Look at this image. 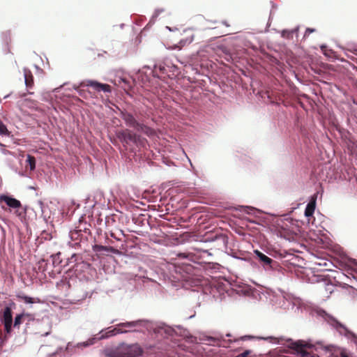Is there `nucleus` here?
Returning a JSON list of instances; mask_svg holds the SVG:
<instances>
[{"mask_svg": "<svg viewBox=\"0 0 357 357\" xmlns=\"http://www.w3.org/2000/svg\"><path fill=\"white\" fill-rule=\"evenodd\" d=\"M116 247L117 245H106L95 243L92 245V250L99 257L120 255L121 251L117 250Z\"/></svg>", "mask_w": 357, "mask_h": 357, "instance_id": "14", "label": "nucleus"}, {"mask_svg": "<svg viewBox=\"0 0 357 357\" xmlns=\"http://www.w3.org/2000/svg\"><path fill=\"white\" fill-rule=\"evenodd\" d=\"M276 304L281 308L291 310L299 309V301L290 294L280 291L276 296Z\"/></svg>", "mask_w": 357, "mask_h": 357, "instance_id": "8", "label": "nucleus"}, {"mask_svg": "<svg viewBox=\"0 0 357 357\" xmlns=\"http://www.w3.org/2000/svg\"><path fill=\"white\" fill-rule=\"evenodd\" d=\"M119 116L126 126L133 128L135 132L128 128L117 132L116 136L123 146L134 145L137 147L144 146L146 139L139 133H143L149 138L156 136L155 130L144 123V119L149 116L146 110L143 107L118 108Z\"/></svg>", "mask_w": 357, "mask_h": 357, "instance_id": "1", "label": "nucleus"}, {"mask_svg": "<svg viewBox=\"0 0 357 357\" xmlns=\"http://www.w3.org/2000/svg\"><path fill=\"white\" fill-rule=\"evenodd\" d=\"M23 71H24V77L25 84H26V86L27 87H31L33 85V76L31 75V73L26 68H24L23 69Z\"/></svg>", "mask_w": 357, "mask_h": 357, "instance_id": "29", "label": "nucleus"}, {"mask_svg": "<svg viewBox=\"0 0 357 357\" xmlns=\"http://www.w3.org/2000/svg\"><path fill=\"white\" fill-rule=\"evenodd\" d=\"M227 253L228 255L231 256V257H233L234 259L241 260V261H246V259L245 257H243L242 256H241V254H240V252L238 251H234V250H230V252H228L227 251Z\"/></svg>", "mask_w": 357, "mask_h": 357, "instance_id": "36", "label": "nucleus"}, {"mask_svg": "<svg viewBox=\"0 0 357 357\" xmlns=\"http://www.w3.org/2000/svg\"><path fill=\"white\" fill-rule=\"evenodd\" d=\"M149 68L150 67L144 66L142 69H139L137 72V79H140L143 84L150 82L151 81V77H153V74H150V70Z\"/></svg>", "mask_w": 357, "mask_h": 357, "instance_id": "22", "label": "nucleus"}, {"mask_svg": "<svg viewBox=\"0 0 357 357\" xmlns=\"http://www.w3.org/2000/svg\"><path fill=\"white\" fill-rule=\"evenodd\" d=\"M317 199V195L314 194L310 197V201L307 204L305 209V216L307 218L308 222L310 221L311 218H313V214L316 208V202Z\"/></svg>", "mask_w": 357, "mask_h": 357, "instance_id": "21", "label": "nucleus"}, {"mask_svg": "<svg viewBox=\"0 0 357 357\" xmlns=\"http://www.w3.org/2000/svg\"><path fill=\"white\" fill-rule=\"evenodd\" d=\"M146 326V319H139L134 321H127L118 324L121 334L128 333H140V328H145Z\"/></svg>", "mask_w": 357, "mask_h": 357, "instance_id": "11", "label": "nucleus"}, {"mask_svg": "<svg viewBox=\"0 0 357 357\" xmlns=\"http://www.w3.org/2000/svg\"><path fill=\"white\" fill-rule=\"evenodd\" d=\"M119 231H120L121 237H122V236H123V239H126V235H125V234H124L123 231V230H121V229H119Z\"/></svg>", "mask_w": 357, "mask_h": 357, "instance_id": "53", "label": "nucleus"}, {"mask_svg": "<svg viewBox=\"0 0 357 357\" xmlns=\"http://www.w3.org/2000/svg\"><path fill=\"white\" fill-rule=\"evenodd\" d=\"M27 208H28V206H22V208H19V209L17 211H14V214L20 220H22L24 219L26 215V213H27Z\"/></svg>", "mask_w": 357, "mask_h": 357, "instance_id": "32", "label": "nucleus"}, {"mask_svg": "<svg viewBox=\"0 0 357 357\" xmlns=\"http://www.w3.org/2000/svg\"><path fill=\"white\" fill-rule=\"evenodd\" d=\"M71 204L73 205V206H75L76 208H79V204H76L75 201H74V200L71 201Z\"/></svg>", "mask_w": 357, "mask_h": 357, "instance_id": "52", "label": "nucleus"}, {"mask_svg": "<svg viewBox=\"0 0 357 357\" xmlns=\"http://www.w3.org/2000/svg\"><path fill=\"white\" fill-rule=\"evenodd\" d=\"M38 206H40V210H41V212L43 213H44V211H43V206H44V204H43V202L42 201L39 200V201L38 202Z\"/></svg>", "mask_w": 357, "mask_h": 357, "instance_id": "50", "label": "nucleus"}, {"mask_svg": "<svg viewBox=\"0 0 357 357\" xmlns=\"http://www.w3.org/2000/svg\"><path fill=\"white\" fill-rule=\"evenodd\" d=\"M192 69L193 70H195V73H198L197 68H195L192 67Z\"/></svg>", "mask_w": 357, "mask_h": 357, "instance_id": "55", "label": "nucleus"}, {"mask_svg": "<svg viewBox=\"0 0 357 357\" xmlns=\"http://www.w3.org/2000/svg\"><path fill=\"white\" fill-rule=\"evenodd\" d=\"M321 50H322V52H324V54L326 55V56H329L327 51V46L326 45H321Z\"/></svg>", "mask_w": 357, "mask_h": 357, "instance_id": "49", "label": "nucleus"}, {"mask_svg": "<svg viewBox=\"0 0 357 357\" xmlns=\"http://www.w3.org/2000/svg\"><path fill=\"white\" fill-rule=\"evenodd\" d=\"M79 257V255L73 253L70 257H68L67 259V265H70L71 264H76Z\"/></svg>", "mask_w": 357, "mask_h": 357, "instance_id": "42", "label": "nucleus"}, {"mask_svg": "<svg viewBox=\"0 0 357 357\" xmlns=\"http://www.w3.org/2000/svg\"><path fill=\"white\" fill-rule=\"evenodd\" d=\"M205 242H214L218 249H227L228 244V237L223 234H213L205 239Z\"/></svg>", "mask_w": 357, "mask_h": 357, "instance_id": "17", "label": "nucleus"}, {"mask_svg": "<svg viewBox=\"0 0 357 357\" xmlns=\"http://www.w3.org/2000/svg\"><path fill=\"white\" fill-rule=\"evenodd\" d=\"M206 268L207 269H211L214 272H217L218 271H219V269L220 268V265L218 263L208 262L206 264Z\"/></svg>", "mask_w": 357, "mask_h": 357, "instance_id": "40", "label": "nucleus"}, {"mask_svg": "<svg viewBox=\"0 0 357 357\" xmlns=\"http://www.w3.org/2000/svg\"><path fill=\"white\" fill-rule=\"evenodd\" d=\"M105 242L106 243V245H117L116 248L120 251V250L125 249V247L122 245V244H118L114 240L109 238L107 234H106Z\"/></svg>", "mask_w": 357, "mask_h": 357, "instance_id": "34", "label": "nucleus"}, {"mask_svg": "<svg viewBox=\"0 0 357 357\" xmlns=\"http://www.w3.org/2000/svg\"><path fill=\"white\" fill-rule=\"evenodd\" d=\"M311 357H316V356H312Z\"/></svg>", "mask_w": 357, "mask_h": 357, "instance_id": "62", "label": "nucleus"}, {"mask_svg": "<svg viewBox=\"0 0 357 357\" xmlns=\"http://www.w3.org/2000/svg\"><path fill=\"white\" fill-rule=\"evenodd\" d=\"M10 131L8 130L7 126L3 123V121L0 119V139L3 137L6 136Z\"/></svg>", "mask_w": 357, "mask_h": 357, "instance_id": "37", "label": "nucleus"}, {"mask_svg": "<svg viewBox=\"0 0 357 357\" xmlns=\"http://www.w3.org/2000/svg\"><path fill=\"white\" fill-rule=\"evenodd\" d=\"M315 31L314 29L312 28H307L304 34V37L307 36L310 33Z\"/></svg>", "mask_w": 357, "mask_h": 357, "instance_id": "47", "label": "nucleus"}, {"mask_svg": "<svg viewBox=\"0 0 357 357\" xmlns=\"http://www.w3.org/2000/svg\"><path fill=\"white\" fill-rule=\"evenodd\" d=\"M50 334V331L45 332V333L42 334L41 336H47Z\"/></svg>", "mask_w": 357, "mask_h": 357, "instance_id": "54", "label": "nucleus"}, {"mask_svg": "<svg viewBox=\"0 0 357 357\" xmlns=\"http://www.w3.org/2000/svg\"><path fill=\"white\" fill-rule=\"evenodd\" d=\"M206 340L209 341V342H215V339L213 337H211V336H208L206 337Z\"/></svg>", "mask_w": 357, "mask_h": 357, "instance_id": "51", "label": "nucleus"}, {"mask_svg": "<svg viewBox=\"0 0 357 357\" xmlns=\"http://www.w3.org/2000/svg\"><path fill=\"white\" fill-rule=\"evenodd\" d=\"M10 96V94H8L6 96H5L4 98H7L8 97H9Z\"/></svg>", "mask_w": 357, "mask_h": 357, "instance_id": "58", "label": "nucleus"}, {"mask_svg": "<svg viewBox=\"0 0 357 357\" xmlns=\"http://www.w3.org/2000/svg\"><path fill=\"white\" fill-rule=\"evenodd\" d=\"M16 304L10 301L6 303L4 307L0 310V321L3 325L4 328V339L7 338L13 331V310L15 309Z\"/></svg>", "mask_w": 357, "mask_h": 357, "instance_id": "6", "label": "nucleus"}, {"mask_svg": "<svg viewBox=\"0 0 357 357\" xmlns=\"http://www.w3.org/2000/svg\"><path fill=\"white\" fill-rule=\"evenodd\" d=\"M107 357H123L121 345L116 349H110L105 351Z\"/></svg>", "mask_w": 357, "mask_h": 357, "instance_id": "27", "label": "nucleus"}, {"mask_svg": "<svg viewBox=\"0 0 357 357\" xmlns=\"http://www.w3.org/2000/svg\"><path fill=\"white\" fill-rule=\"evenodd\" d=\"M112 82L114 85L121 87L128 96H131L130 91H132L135 85V79L124 75L123 72H118Z\"/></svg>", "mask_w": 357, "mask_h": 357, "instance_id": "10", "label": "nucleus"}, {"mask_svg": "<svg viewBox=\"0 0 357 357\" xmlns=\"http://www.w3.org/2000/svg\"><path fill=\"white\" fill-rule=\"evenodd\" d=\"M36 160L34 156L27 154L26 159V169H27L28 167L29 168L30 172H33L36 169Z\"/></svg>", "mask_w": 357, "mask_h": 357, "instance_id": "28", "label": "nucleus"}, {"mask_svg": "<svg viewBox=\"0 0 357 357\" xmlns=\"http://www.w3.org/2000/svg\"><path fill=\"white\" fill-rule=\"evenodd\" d=\"M123 357H139L143 354V349L138 344H121Z\"/></svg>", "mask_w": 357, "mask_h": 357, "instance_id": "16", "label": "nucleus"}, {"mask_svg": "<svg viewBox=\"0 0 357 357\" xmlns=\"http://www.w3.org/2000/svg\"><path fill=\"white\" fill-rule=\"evenodd\" d=\"M253 252L259 264L265 271L272 272L277 268L278 266V261L273 260L272 258L260 250H255Z\"/></svg>", "mask_w": 357, "mask_h": 357, "instance_id": "12", "label": "nucleus"}, {"mask_svg": "<svg viewBox=\"0 0 357 357\" xmlns=\"http://www.w3.org/2000/svg\"><path fill=\"white\" fill-rule=\"evenodd\" d=\"M109 236H110L109 237L114 240L116 243H118V244H122V245L126 248V240L123 239V236L121 237L118 236L117 234L114 231H111Z\"/></svg>", "mask_w": 357, "mask_h": 357, "instance_id": "30", "label": "nucleus"}, {"mask_svg": "<svg viewBox=\"0 0 357 357\" xmlns=\"http://www.w3.org/2000/svg\"><path fill=\"white\" fill-rule=\"evenodd\" d=\"M63 351V347H58V348L56 349V350L54 352H53V353H52V354H49L48 357H55L57 354H60V353H61Z\"/></svg>", "mask_w": 357, "mask_h": 357, "instance_id": "45", "label": "nucleus"}, {"mask_svg": "<svg viewBox=\"0 0 357 357\" xmlns=\"http://www.w3.org/2000/svg\"><path fill=\"white\" fill-rule=\"evenodd\" d=\"M250 352V350H245L243 352L239 354L238 357H248Z\"/></svg>", "mask_w": 357, "mask_h": 357, "instance_id": "48", "label": "nucleus"}, {"mask_svg": "<svg viewBox=\"0 0 357 357\" xmlns=\"http://www.w3.org/2000/svg\"><path fill=\"white\" fill-rule=\"evenodd\" d=\"M115 232L117 234V235H118V236H121V235H120V231H119V230H118V231H115Z\"/></svg>", "mask_w": 357, "mask_h": 357, "instance_id": "56", "label": "nucleus"}, {"mask_svg": "<svg viewBox=\"0 0 357 357\" xmlns=\"http://www.w3.org/2000/svg\"><path fill=\"white\" fill-rule=\"evenodd\" d=\"M83 232L89 234V229L84 227L83 229H78L70 231L69 236L73 241H75V245H79L84 238H86V237H84Z\"/></svg>", "mask_w": 357, "mask_h": 357, "instance_id": "20", "label": "nucleus"}, {"mask_svg": "<svg viewBox=\"0 0 357 357\" xmlns=\"http://www.w3.org/2000/svg\"><path fill=\"white\" fill-rule=\"evenodd\" d=\"M15 172L17 174L21 177H29V174L27 173V169H26L24 171H18L17 169H15Z\"/></svg>", "mask_w": 357, "mask_h": 357, "instance_id": "44", "label": "nucleus"}, {"mask_svg": "<svg viewBox=\"0 0 357 357\" xmlns=\"http://www.w3.org/2000/svg\"><path fill=\"white\" fill-rule=\"evenodd\" d=\"M86 86L92 87L94 90L98 92L103 91L105 93H111L112 89L111 86L107 84H103L99 82L96 80L93 79H87L86 81L81 82L78 85L74 84L73 88L74 90L77 91L79 94H82V91L79 89L80 86Z\"/></svg>", "mask_w": 357, "mask_h": 357, "instance_id": "13", "label": "nucleus"}, {"mask_svg": "<svg viewBox=\"0 0 357 357\" xmlns=\"http://www.w3.org/2000/svg\"><path fill=\"white\" fill-rule=\"evenodd\" d=\"M271 10L270 12L269 19L272 17V15L274 14L275 11L278 8V6L275 3H274L273 1H271Z\"/></svg>", "mask_w": 357, "mask_h": 357, "instance_id": "46", "label": "nucleus"}, {"mask_svg": "<svg viewBox=\"0 0 357 357\" xmlns=\"http://www.w3.org/2000/svg\"><path fill=\"white\" fill-rule=\"evenodd\" d=\"M193 39H194L193 36H191L189 38L181 40L180 42H179L180 46L181 47H183L185 45L190 44L193 41Z\"/></svg>", "mask_w": 357, "mask_h": 357, "instance_id": "43", "label": "nucleus"}, {"mask_svg": "<svg viewBox=\"0 0 357 357\" xmlns=\"http://www.w3.org/2000/svg\"><path fill=\"white\" fill-rule=\"evenodd\" d=\"M194 316H195V315L190 316V317H189V319H191V318L194 317Z\"/></svg>", "mask_w": 357, "mask_h": 357, "instance_id": "60", "label": "nucleus"}, {"mask_svg": "<svg viewBox=\"0 0 357 357\" xmlns=\"http://www.w3.org/2000/svg\"><path fill=\"white\" fill-rule=\"evenodd\" d=\"M259 339L268 342L273 344H278L282 346H287L291 349L294 354L301 356V357H307L310 354L307 351V347H311V340L305 342L303 340L294 341L291 338H286L283 336L275 337V336H266L259 337Z\"/></svg>", "mask_w": 357, "mask_h": 357, "instance_id": "2", "label": "nucleus"}, {"mask_svg": "<svg viewBox=\"0 0 357 357\" xmlns=\"http://www.w3.org/2000/svg\"><path fill=\"white\" fill-rule=\"evenodd\" d=\"M89 339H87L86 341L77 342L75 344L70 342L66 344L64 350L68 353V354L70 356L73 355L77 352V350H83L85 348L91 347V344H89Z\"/></svg>", "mask_w": 357, "mask_h": 357, "instance_id": "19", "label": "nucleus"}, {"mask_svg": "<svg viewBox=\"0 0 357 357\" xmlns=\"http://www.w3.org/2000/svg\"><path fill=\"white\" fill-rule=\"evenodd\" d=\"M211 254L206 250L197 249L195 252H180L178 254V257L181 258L189 259L190 261L197 263L202 264V261L199 260L205 258L206 256H211Z\"/></svg>", "mask_w": 357, "mask_h": 357, "instance_id": "15", "label": "nucleus"}, {"mask_svg": "<svg viewBox=\"0 0 357 357\" xmlns=\"http://www.w3.org/2000/svg\"><path fill=\"white\" fill-rule=\"evenodd\" d=\"M311 344L312 346L307 347V349H314L317 351H325L326 353H330L331 357H354L350 351L333 344L325 345L321 341L314 343L312 340Z\"/></svg>", "mask_w": 357, "mask_h": 357, "instance_id": "7", "label": "nucleus"}, {"mask_svg": "<svg viewBox=\"0 0 357 357\" xmlns=\"http://www.w3.org/2000/svg\"><path fill=\"white\" fill-rule=\"evenodd\" d=\"M10 50L8 48V49L6 50V53L7 54V53H10Z\"/></svg>", "mask_w": 357, "mask_h": 357, "instance_id": "57", "label": "nucleus"}, {"mask_svg": "<svg viewBox=\"0 0 357 357\" xmlns=\"http://www.w3.org/2000/svg\"><path fill=\"white\" fill-rule=\"evenodd\" d=\"M1 38L3 41L8 45L10 42V31H6L1 33Z\"/></svg>", "mask_w": 357, "mask_h": 357, "instance_id": "41", "label": "nucleus"}, {"mask_svg": "<svg viewBox=\"0 0 357 357\" xmlns=\"http://www.w3.org/2000/svg\"><path fill=\"white\" fill-rule=\"evenodd\" d=\"M20 141V139L15 137L11 132L0 139V142L8 148H13L16 145H19Z\"/></svg>", "mask_w": 357, "mask_h": 357, "instance_id": "23", "label": "nucleus"}, {"mask_svg": "<svg viewBox=\"0 0 357 357\" xmlns=\"http://www.w3.org/2000/svg\"><path fill=\"white\" fill-rule=\"evenodd\" d=\"M6 147L7 146L3 145V143L0 142V152L1 153H3L5 155H13V156H16V153H15L12 152L6 149Z\"/></svg>", "mask_w": 357, "mask_h": 357, "instance_id": "39", "label": "nucleus"}, {"mask_svg": "<svg viewBox=\"0 0 357 357\" xmlns=\"http://www.w3.org/2000/svg\"><path fill=\"white\" fill-rule=\"evenodd\" d=\"M314 312L318 317L323 318L331 326H333L340 333V335H344L351 342L355 345L356 350L357 351V335L350 331L333 317L328 314L324 310L321 308H317L314 310Z\"/></svg>", "mask_w": 357, "mask_h": 357, "instance_id": "4", "label": "nucleus"}, {"mask_svg": "<svg viewBox=\"0 0 357 357\" xmlns=\"http://www.w3.org/2000/svg\"><path fill=\"white\" fill-rule=\"evenodd\" d=\"M61 253L60 252L53 254L50 256L52 259V265L54 267L59 266L62 263L61 258Z\"/></svg>", "mask_w": 357, "mask_h": 357, "instance_id": "33", "label": "nucleus"}, {"mask_svg": "<svg viewBox=\"0 0 357 357\" xmlns=\"http://www.w3.org/2000/svg\"><path fill=\"white\" fill-rule=\"evenodd\" d=\"M241 211L246 213L248 214H254L255 215L257 213H259V211L256 209L254 207L252 206H241Z\"/></svg>", "mask_w": 357, "mask_h": 357, "instance_id": "35", "label": "nucleus"}, {"mask_svg": "<svg viewBox=\"0 0 357 357\" xmlns=\"http://www.w3.org/2000/svg\"><path fill=\"white\" fill-rule=\"evenodd\" d=\"M0 202H3L9 207L10 212H12L13 209L15 211H17L19 208H22V204L20 201L9 195H1Z\"/></svg>", "mask_w": 357, "mask_h": 357, "instance_id": "18", "label": "nucleus"}, {"mask_svg": "<svg viewBox=\"0 0 357 357\" xmlns=\"http://www.w3.org/2000/svg\"><path fill=\"white\" fill-rule=\"evenodd\" d=\"M118 334H121V331H120V328H119L117 324L113 326L105 328L100 330L97 334H95L90 337L89 338V343L92 346L96 344L98 341L108 339Z\"/></svg>", "mask_w": 357, "mask_h": 357, "instance_id": "9", "label": "nucleus"}, {"mask_svg": "<svg viewBox=\"0 0 357 357\" xmlns=\"http://www.w3.org/2000/svg\"><path fill=\"white\" fill-rule=\"evenodd\" d=\"M150 74H153V78L165 79V78L174 79L179 73L177 66L174 64L169 59L160 61L153 66V68H149Z\"/></svg>", "mask_w": 357, "mask_h": 357, "instance_id": "3", "label": "nucleus"}, {"mask_svg": "<svg viewBox=\"0 0 357 357\" xmlns=\"http://www.w3.org/2000/svg\"><path fill=\"white\" fill-rule=\"evenodd\" d=\"M146 330L149 333H153L157 337L168 338L174 335L177 333L172 326L166 324L164 322L153 321L146 319Z\"/></svg>", "mask_w": 357, "mask_h": 357, "instance_id": "5", "label": "nucleus"}, {"mask_svg": "<svg viewBox=\"0 0 357 357\" xmlns=\"http://www.w3.org/2000/svg\"><path fill=\"white\" fill-rule=\"evenodd\" d=\"M32 315L29 313L22 312L20 314H17L14 318L13 319V328H19L20 324L22 323L23 319L25 317H27L29 319H31Z\"/></svg>", "mask_w": 357, "mask_h": 357, "instance_id": "24", "label": "nucleus"}, {"mask_svg": "<svg viewBox=\"0 0 357 357\" xmlns=\"http://www.w3.org/2000/svg\"><path fill=\"white\" fill-rule=\"evenodd\" d=\"M123 26H124V24H121V28H123Z\"/></svg>", "mask_w": 357, "mask_h": 357, "instance_id": "61", "label": "nucleus"}, {"mask_svg": "<svg viewBox=\"0 0 357 357\" xmlns=\"http://www.w3.org/2000/svg\"><path fill=\"white\" fill-rule=\"evenodd\" d=\"M115 321H116V320H115V319H114V320H112V321L110 322V324H114Z\"/></svg>", "mask_w": 357, "mask_h": 357, "instance_id": "59", "label": "nucleus"}, {"mask_svg": "<svg viewBox=\"0 0 357 357\" xmlns=\"http://www.w3.org/2000/svg\"><path fill=\"white\" fill-rule=\"evenodd\" d=\"M298 29L297 26L291 30L284 29L282 31V36L287 39L292 38L294 33H298Z\"/></svg>", "mask_w": 357, "mask_h": 357, "instance_id": "31", "label": "nucleus"}, {"mask_svg": "<svg viewBox=\"0 0 357 357\" xmlns=\"http://www.w3.org/2000/svg\"><path fill=\"white\" fill-rule=\"evenodd\" d=\"M165 10L163 8H156L150 20L149 23H154L158 17L163 13Z\"/></svg>", "mask_w": 357, "mask_h": 357, "instance_id": "38", "label": "nucleus"}, {"mask_svg": "<svg viewBox=\"0 0 357 357\" xmlns=\"http://www.w3.org/2000/svg\"><path fill=\"white\" fill-rule=\"evenodd\" d=\"M17 297L23 301L26 304H33L36 303H40V299L38 298H33L26 296L24 294H19Z\"/></svg>", "mask_w": 357, "mask_h": 357, "instance_id": "26", "label": "nucleus"}, {"mask_svg": "<svg viewBox=\"0 0 357 357\" xmlns=\"http://www.w3.org/2000/svg\"><path fill=\"white\" fill-rule=\"evenodd\" d=\"M172 327L174 328L177 331V333H174V335H178L187 338L192 337V336L190 334L189 331L187 329L184 328L182 326L175 325L174 326Z\"/></svg>", "mask_w": 357, "mask_h": 357, "instance_id": "25", "label": "nucleus"}]
</instances>
